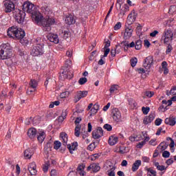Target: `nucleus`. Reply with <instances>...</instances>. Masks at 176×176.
<instances>
[{
	"label": "nucleus",
	"mask_w": 176,
	"mask_h": 176,
	"mask_svg": "<svg viewBox=\"0 0 176 176\" xmlns=\"http://www.w3.org/2000/svg\"><path fill=\"white\" fill-rule=\"evenodd\" d=\"M14 16L16 21H17L19 24H21L24 22V19L25 18V12L19 9H16L14 12Z\"/></svg>",
	"instance_id": "6"
},
{
	"label": "nucleus",
	"mask_w": 176,
	"mask_h": 176,
	"mask_svg": "<svg viewBox=\"0 0 176 176\" xmlns=\"http://www.w3.org/2000/svg\"><path fill=\"white\" fill-rule=\"evenodd\" d=\"M155 120V113H151L149 116H146L143 120L144 124H149Z\"/></svg>",
	"instance_id": "15"
},
{
	"label": "nucleus",
	"mask_w": 176,
	"mask_h": 176,
	"mask_svg": "<svg viewBox=\"0 0 176 176\" xmlns=\"http://www.w3.org/2000/svg\"><path fill=\"white\" fill-rule=\"evenodd\" d=\"M129 104L132 107V108H135L137 107V102L133 99H129Z\"/></svg>",
	"instance_id": "38"
},
{
	"label": "nucleus",
	"mask_w": 176,
	"mask_h": 176,
	"mask_svg": "<svg viewBox=\"0 0 176 176\" xmlns=\"http://www.w3.org/2000/svg\"><path fill=\"white\" fill-rule=\"evenodd\" d=\"M168 146V144L166 142H162L159 145L158 148H161V151H166L167 149V147Z\"/></svg>",
	"instance_id": "37"
},
{
	"label": "nucleus",
	"mask_w": 176,
	"mask_h": 176,
	"mask_svg": "<svg viewBox=\"0 0 176 176\" xmlns=\"http://www.w3.org/2000/svg\"><path fill=\"white\" fill-rule=\"evenodd\" d=\"M47 39L49 40L50 42H52L53 43H56V44L60 42V39H58V35L52 34V33L47 35Z\"/></svg>",
	"instance_id": "14"
},
{
	"label": "nucleus",
	"mask_w": 176,
	"mask_h": 176,
	"mask_svg": "<svg viewBox=\"0 0 176 176\" xmlns=\"http://www.w3.org/2000/svg\"><path fill=\"white\" fill-rule=\"evenodd\" d=\"M87 82V78L86 77L80 78L78 80L79 85H85Z\"/></svg>",
	"instance_id": "47"
},
{
	"label": "nucleus",
	"mask_w": 176,
	"mask_h": 176,
	"mask_svg": "<svg viewBox=\"0 0 176 176\" xmlns=\"http://www.w3.org/2000/svg\"><path fill=\"white\" fill-rule=\"evenodd\" d=\"M28 135L32 140V138H35V137L36 136V129L35 128L29 129V130L28 131Z\"/></svg>",
	"instance_id": "24"
},
{
	"label": "nucleus",
	"mask_w": 176,
	"mask_h": 176,
	"mask_svg": "<svg viewBox=\"0 0 176 176\" xmlns=\"http://www.w3.org/2000/svg\"><path fill=\"white\" fill-rule=\"evenodd\" d=\"M111 52V50L109 48H104V55H102V57H107L108 54H109V52Z\"/></svg>",
	"instance_id": "55"
},
{
	"label": "nucleus",
	"mask_w": 176,
	"mask_h": 176,
	"mask_svg": "<svg viewBox=\"0 0 176 176\" xmlns=\"http://www.w3.org/2000/svg\"><path fill=\"white\" fill-rule=\"evenodd\" d=\"M153 166H155L159 171H166L167 170V167L160 165L159 162H153Z\"/></svg>",
	"instance_id": "30"
},
{
	"label": "nucleus",
	"mask_w": 176,
	"mask_h": 176,
	"mask_svg": "<svg viewBox=\"0 0 176 176\" xmlns=\"http://www.w3.org/2000/svg\"><path fill=\"white\" fill-rule=\"evenodd\" d=\"M162 157H165L166 159L170 157V152H169V151H164L162 153Z\"/></svg>",
	"instance_id": "54"
},
{
	"label": "nucleus",
	"mask_w": 176,
	"mask_h": 176,
	"mask_svg": "<svg viewBox=\"0 0 176 176\" xmlns=\"http://www.w3.org/2000/svg\"><path fill=\"white\" fill-rule=\"evenodd\" d=\"M10 109H12V104H8L6 105V111L9 113L10 112Z\"/></svg>",
	"instance_id": "60"
},
{
	"label": "nucleus",
	"mask_w": 176,
	"mask_h": 176,
	"mask_svg": "<svg viewBox=\"0 0 176 176\" xmlns=\"http://www.w3.org/2000/svg\"><path fill=\"white\" fill-rule=\"evenodd\" d=\"M114 31H118V30H120L122 28V23L118 22L115 25H114Z\"/></svg>",
	"instance_id": "50"
},
{
	"label": "nucleus",
	"mask_w": 176,
	"mask_h": 176,
	"mask_svg": "<svg viewBox=\"0 0 176 176\" xmlns=\"http://www.w3.org/2000/svg\"><path fill=\"white\" fill-rule=\"evenodd\" d=\"M127 23L130 25L133 24V12L129 14L127 19H126Z\"/></svg>",
	"instance_id": "40"
},
{
	"label": "nucleus",
	"mask_w": 176,
	"mask_h": 176,
	"mask_svg": "<svg viewBox=\"0 0 176 176\" xmlns=\"http://www.w3.org/2000/svg\"><path fill=\"white\" fill-rule=\"evenodd\" d=\"M34 91H36V89H32V87H29L26 93L30 96V94H32Z\"/></svg>",
	"instance_id": "51"
},
{
	"label": "nucleus",
	"mask_w": 176,
	"mask_h": 176,
	"mask_svg": "<svg viewBox=\"0 0 176 176\" xmlns=\"http://www.w3.org/2000/svg\"><path fill=\"white\" fill-rule=\"evenodd\" d=\"M162 104L167 105L168 107H170V105L173 104V101L171 100H163Z\"/></svg>",
	"instance_id": "53"
},
{
	"label": "nucleus",
	"mask_w": 176,
	"mask_h": 176,
	"mask_svg": "<svg viewBox=\"0 0 176 176\" xmlns=\"http://www.w3.org/2000/svg\"><path fill=\"white\" fill-rule=\"evenodd\" d=\"M12 57V47L9 43L2 44L0 46V58L1 60H6Z\"/></svg>",
	"instance_id": "2"
},
{
	"label": "nucleus",
	"mask_w": 176,
	"mask_h": 176,
	"mask_svg": "<svg viewBox=\"0 0 176 176\" xmlns=\"http://www.w3.org/2000/svg\"><path fill=\"white\" fill-rule=\"evenodd\" d=\"M146 171H147V176H157V173L156 170H153V168H146Z\"/></svg>",
	"instance_id": "27"
},
{
	"label": "nucleus",
	"mask_w": 176,
	"mask_h": 176,
	"mask_svg": "<svg viewBox=\"0 0 176 176\" xmlns=\"http://www.w3.org/2000/svg\"><path fill=\"white\" fill-rule=\"evenodd\" d=\"M166 124H168L169 126H175L176 118L175 117H169L165 119Z\"/></svg>",
	"instance_id": "21"
},
{
	"label": "nucleus",
	"mask_w": 176,
	"mask_h": 176,
	"mask_svg": "<svg viewBox=\"0 0 176 176\" xmlns=\"http://www.w3.org/2000/svg\"><path fill=\"white\" fill-rule=\"evenodd\" d=\"M168 45L167 47H166V54H168L169 53H171V52L173 51V45H171V44H166Z\"/></svg>",
	"instance_id": "46"
},
{
	"label": "nucleus",
	"mask_w": 176,
	"mask_h": 176,
	"mask_svg": "<svg viewBox=\"0 0 176 176\" xmlns=\"http://www.w3.org/2000/svg\"><path fill=\"white\" fill-rule=\"evenodd\" d=\"M51 176H57V170H56V169L51 170Z\"/></svg>",
	"instance_id": "63"
},
{
	"label": "nucleus",
	"mask_w": 176,
	"mask_h": 176,
	"mask_svg": "<svg viewBox=\"0 0 176 176\" xmlns=\"http://www.w3.org/2000/svg\"><path fill=\"white\" fill-rule=\"evenodd\" d=\"M72 63L71 60H67L62 69V75L65 79H71L74 76L73 72L71 71Z\"/></svg>",
	"instance_id": "3"
},
{
	"label": "nucleus",
	"mask_w": 176,
	"mask_h": 176,
	"mask_svg": "<svg viewBox=\"0 0 176 176\" xmlns=\"http://www.w3.org/2000/svg\"><path fill=\"white\" fill-rule=\"evenodd\" d=\"M129 10L130 7L127 4H124L120 10V16H124Z\"/></svg>",
	"instance_id": "25"
},
{
	"label": "nucleus",
	"mask_w": 176,
	"mask_h": 176,
	"mask_svg": "<svg viewBox=\"0 0 176 176\" xmlns=\"http://www.w3.org/2000/svg\"><path fill=\"white\" fill-rule=\"evenodd\" d=\"M34 148H28L26 150H25L23 155H24V157H26V159H31V157H32V155H34Z\"/></svg>",
	"instance_id": "18"
},
{
	"label": "nucleus",
	"mask_w": 176,
	"mask_h": 176,
	"mask_svg": "<svg viewBox=\"0 0 176 176\" xmlns=\"http://www.w3.org/2000/svg\"><path fill=\"white\" fill-rule=\"evenodd\" d=\"M170 94H172L173 96L176 95V87H174L173 89H170Z\"/></svg>",
	"instance_id": "62"
},
{
	"label": "nucleus",
	"mask_w": 176,
	"mask_h": 176,
	"mask_svg": "<svg viewBox=\"0 0 176 176\" xmlns=\"http://www.w3.org/2000/svg\"><path fill=\"white\" fill-rule=\"evenodd\" d=\"M138 72L139 74H149L150 71L149 69H144V68H140L138 69Z\"/></svg>",
	"instance_id": "44"
},
{
	"label": "nucleus",
	"mask_w": 176,
	"mask_h": 176,
	"mask_svg": "<svg viewBox=\"0 0 176 176\" xmlns=\"http://www.w3.org/2000/svg\"><path fill=\"white\" fill-rule=\"evenodd\" d=\"M23 10L30 13L32 18L36 24H41L42 29L45 32H50L52 31V25H54L56 20L54 18L46 16L43 19L42 14L38 11V8L32 3L26 1L23 3Z\"/></svg>",
	"instance_id": "1"
},
{
	"label": "nucleus",
	"mask_w": 176,
	"mask_h": 176,
	"mask_svg": "<svg viewBox=\"0 0 176 176\" xmlns=\"http://www.w3.org/2000/svg\"><path fill=\"white\" fill-rule=\"evenodd\" d=\"M70 94L71 92L69 91H65L60 94V97L61 98H66V97H68Z\"/></svg>",
	"instance_id": "42"
},
{
	"label": "nucleus",
	"mask_w": 176,
	"mask_h": 176,
	"mask_svg": "<svg viewBox=\"0 0 176 176\" xmlns=\"http://www.w3.org/2000/svg\"><path fill=\"white\" fill-rule=\"evenodd\" d=\"M119 90V85H113L111 86L109 91L110 94H113V93L118 91Z\"/></svg>",
	"instance_id": "32"
},
{
	"label": "nucleus",
	"mask_w": 176,
	"mask_h": 176,
	"mask_svg": "<svg viewBox=\"0 0 176 176\" xmlns=\"http://www.w3.org/2000/svg\"><path fill=\"white\" fill-rule=\"evenodd\" d=\"M100 156L101 155H100L99 153L94 154L92 155L91 160H96V159H98V157H100Z\"/></svg>",
	"instance_id": "61"
},
{
	"label": "nucleus",
	"mask_w": 176,
	"mask_h": 176,
	"mask_svg": "<svg viewBox=\"0 0 176 176\" xmlns=\"http://www.w3.org/2000/svg\"><path fill=\"white\" fill-rule=\"evenodd\" d=\"M17 27L12 26L11 28H9L7 32L8 36L10 38H13L14 39V37L16 36V34L17 32Z\"/></svg>",
	"instance_id": "13"
},
{
	"label": "nucleus",
	"mask_w": 176,
	"mask_h": 176,
	"mask_svg": "<svg viewBox=\"0 0 176 176\" xmlns=\"http://www.w3.org/2000/svg\"><path fill=\"white\" fill-rule=\"evenodd\" d=\"M29 87H31L32 89H36V87H38V81H36V80H30Z\"/></svg>",
	"instance_id": "31"
},
{
	"label": "nucleus",
	"mask_w": 176,
	"mask_h": 176,
	"mask_svg": "<svg viewBox=\"0 0 176 176\" xmlns=\"http://www.w3.org/2000/svg\"><path fill=\"white\" fill-rule=\"evenodd\" d=\"M118 140H119V138L118 137L111 136L109 138V145H111V146H113V145H116L118 143Z\"/></svg>",
	"instance_id": "29"
},
{
	"label": "nucleus",
	"mask_w": 176,
	"mask_h": 176,
	"mask_svg": "<svg viewBox=\"0 0 176 176\" xmlns=\"http://www.w3.org/2000/svg\"><path fill=\"white\" fill-rule=\"evenodd\" d=\"M103 129H104V130H107V131H112V126L109 124H105L103 126Z\"/></svg>",
	"instance_id": "48"
},
{
	"label": "nucleus",
	"mask_w": 176,
	"mask_h": 176,
	"mask_svg": "<svg viewBox=\"0 0 176 176\" xmlns=\"http://www.w3.org/2000/svg\"><path fill=\"white\" fill-rule=\"evenodd\" d=\"M162 122H163L162 119L157 118L155 121V126H160L162 124Z\"/></svg>",
	"instance_id": "56"
},
{
	"label": "nucleus",
	"mask_w": 176,
	"mask_h": 176,
	"mask_svg": "<svg viewBox=\"0 0 176 176\" xmlns=\"http://www.w3.org/2000/svg\"><path fill=\"white\" fill-rule=\"evenodd\" d=\"M153 64V56H147L145 60L144 63H143V67L145 69H151L152 65Z\"/></svg>",
	"instance_id": "11"
},
{
	"label": "nucleus",
	"mask_w": 176,
	"mask_h": 176,
	"mask_svg": "<svg viewBox=\"0 0 176 176\" xmlns=\"http://www.w3.org/2000/svg\"><path fill=\"white\" fill-rule=\"evenodd\" d=\"M173 38H174V34H173L171 28H166L162 36L164 45H168L169 42H173Z\"/></svg>",
	"instance_id": "4"
},
{
	"label": "nucleus",
	"mask_w": 176,
	"mask_h": 176,
	"mask_svg": "<svg viewBox=\"0 0 176 176\" xmlns=\"http://www.w3.org/2000/svg\"><path fill=\"white\" fill-rule=\"evenodd\" d=\"M24 36H25V32H24L23 29H19L18 28L14 39H20L21 43H23V38H24Z\"/></svg>",
	"instance_id": "12"
},
{
	"label": "nucleus",
	"mask_w": 176,
	"mask_h": 176,
	"mask_svg": "<svg viewBox=\"0 0 176 176\" xmlns=\"http://www.w3.org/2000/svg\"><path fill=\"white\" fill-rule=\"evenodd\" d=\"M61 146V142L58 140H56L54 142V148L55 149H60V147Z\"/></svg>",
	"instance_id": "41"
},
{
	"label": "nucleus",
	"mask_w": 176,
	"mask_h": 176,
	"mask_svg": "<svg viewBox=\"0 0 176 176\" xmlns=\"http://www.w3.org/2000/svg\"><path fill=\"white\" fill-rule=\"evenodd\" d=\"M101 168L98 164H91L90 166H89L87 168V171H90V170H92L93 173H98L100 171V169Z\"/></svg>",
	"instance_id": "17"
},
{
	"label": "nucleus",
	"mask_w": 176,
	"mask_h": 176,
	"mask_svg": "<svg viewBox=\"0 0 176 176\" xmlns=\"http://www.w3.org/2000/svg\"><path fill=\"white\" fill-rule=\"evenodd\" d=\"M67 116V111H63L62 116H59L58 118V122H64L65 117Z\"/></svg>",
	"instance_id": "35"
},
{
	"label": "nucleus",
	"mask_w": 176,
	"mask_h": 176,
	"mask_svg": "<svg viewBox=\"0 0 176 176\" xmlns=\"http://www.w3.org/2000/svg\"><path fill=\"white\" fill-rule=\"evenodd\" d=\"M141 47H142V41L141 40H138L135 43V49L136 50H141Z\"/></svg>",
	"instance_id": "34"
},
{
	"label": "nucleus",
	"mask_w": 176,
	"mask_h": 176,
	"mask_svg": "<svg viewBox=\"0 0 176 176\" xmlns=\"http://www.w3.org/2000/svg\"><path fill=\"white\" fill-rule=\"evenodd\" d=\"M46 135H45V132H41V133H39V135L37 137V140L38 142H40L41 143L43 142V141L45 140Z\"/></svg>",
	"instance_id": "33"
},
{
	"label": "nucleus",
	"mask_w": 176,
	"mask_h": 176,
	"mask_svg": "<svg viewBox=\"0 0 176 176\" xmlns=\"http://www.w3.org/2000/svg\"><path fill=\"white\" fill-rule=\"evenodd\" d=\"M154 94H155V93L153 91H146L145 92L146 97H148V98H151V97H153Z\"/></svg>",
	"instance_id": "49"
},
{
	"label": "nucleus",
	"mask_w": 176,
	"mask_h": 176,
	"mask_svg": "<svg viewBox=\"0 0 176 176\" xmlns=\"http://www.w3.org/2000/svg\"><path fill=\"white\" fill-rule=\"evenodd\" d=\"M140 166H141V160H138L133 163L132 166V171H133V173L137 171V170L140 168Z\"/></svg>",
	"instance_id": "28"
},
{
	"label": "nucleus",
	"mask_w": 176,
	"mask_h": 176,
	"mask_svg": "<svg viewBox=\"0 0 176 176\" xmlns=\"http://www.w3.org/2000/svg\"><path fill=\"white\" fill-rule=\"evenodd\" d=\"M43 43H38L34 45L32 50L31 54L34 57L42 56L44 53Z\"/></svg>",
	"instance_id": "5"
},
{
	"label": "nucleus",
	"mask_w": 176,
	"mask_h": 176,
	"mask_svg": "<svg viewBox=\"0 0 176 176\" xmlns=\"http://www.w3.org/2000/svg\"><path fill=\"white\" fill-rule=\"evenodd\" d=\"M175 10H176L175 6H171L169 8V12H175Z\"/></svg>",
	"instance_id": "64"
},
{
	"label": "nucleus",
	"mask_w": 176,
	"mask_h": 176,
	"mask_svg": "<svg viewBox=\"0 0 176 176\" xmlns=\"http://www.w3.org/2000/svg\"><path fill=\"white\" fill-rule=\"evenodd\" d=\"M86 168V165L85 164H80L77 168V173L80 176H84L86 173L85 172V168Z\"/></svg>",
	"instance_id": "20"
},
{
	"label": "nucleus",
	"mask_w": 176,
	"mask_h": 176,
	"mask_svg": "<svg viewBox=\"0 0 176 176\" xmlns=\"http://www.w3.org/2000/svg\"><path fill=\"white\" fill-rule=\"evenodd\" d=\"M74 135L76 137H79V135H80V126L78 125H77L75 128Z\"/></svg>",
	"instance_id": "39"
},
{
	"label": "nucleus",
	"mask_w": 176,
	"mask_h": 176,
	"mask_svg": "<svg viewBox=\"0 0 176 176\" xmlns=\"http://www.w3.org/2000/svg\"><path fill=\"white\" fill-rule=\"evenodd\" d=\"M29 173H30L31 175H36V164L35 162H32L28 166Z\"/></svg>",
	"instance_id": "16"
},
{
	"label": "nucleus",
	"mask_w": 176,
	"mask_h": 176,
	"mask_svg": "<svg viewBox=\"0 0 176 176\" xmlns=\"http://www.w3.org/2000/svg\"><path fill=\"white\" fill-rule=\"evenodd\" d=\"M104 135V130L100 126H98L96 129L92 131V138L94 140H99Z\"/></svg>",
	"instance_id": "7"
},
{
	"label": "nucleus",
	"mask_w": 176,
	"mask_h": 176,
	"mask_svg": "<svg viewBox=\"0 0 176 176\" xmlns=\"http://www.w3.org/2000/svg\"><path fill=\"white\" fill-rule=\"evenodd\" d=\"M133 29L128 28L125 29V32L124 34V39L127 41V39H130L131 38V36L133 35Z\"/></svg>",
	"instance_id": "19"
},
{
	"label": "nucleus",
	"mask_w": 176,
	"mask_h": 176,
	"mask_svg": "<svg viewBox=\"0 0 176 176\" xmlns=\"http://www.w3.org/2000/svg\"><path fill=\"white\" fill-rule=\"evenodd\" d=\"M49 166H50V162L47 161V162H45V164L43 166V171L44 173H47L49 170Z\"/></svg>",
	"instance_id": "36"
},
{
	"label": "nucleus",
	"mask_w": 176,
	"mask_h": 176,
	"mask_svg": "<svg viewBox=\"0 0 176 176\" xmlns=\"http://www.w3.org/2000/svg\"><path fill=\"white\" fill-rule=\"evenodd\" d=\"M88 151H94L96 149V144L95 143H91L88 147H87Z\"/></svg>",
	"instance_id": "52"
},
{
	"label": "nucleus",
	"mask_w": 176,
	"mask_h": 176,
	"mask_svg": "<svg viewBox=\"0 0 176 176\" xmlns=\"http://www.w3.org/2000/svg\"><path fill=\"white\" fill-rule=\"evenodd\" d=\"M111 116L114 122H120L122 120V113L118 108H113L111 110Z\"/></svg>",
	"instance_id": "8"
},
{
	"label": "nucleus",
	"mask_w": 176,
	"mask_h": 176,
	"mask_svg": "<svg viewBox=\"0 0 176 176\" xmlns=\"http://www.w3.org/2000/svg\"><path fill=\"white\" fill-rule=\"evenodd\" d=\"M4 10L6 13H10V12H13L14 9V3L12 1H6L4 2Z\"/></svg>",
	"instance_id": "10"
},
{
	"label": "nucleus",
	"mask_w": 176,
	"mask_h": 176,
	"mask_svg": "<svg viewBox=\"0 0 176 176\" xmlns=\"http://www.w3.org/2000/svg\"><path fill=\"white\" fill-rule=\"evenodd\" d=\"M87 94H89V91H78L74 96V102H78L82 98H85V97H87Z\"/></svg>",
	"instance_id": "9"
},
{
	"label": "nucleus",
	"mask_w": 176,
	"mask_h": 176,
	"mask_svg": "<svg viewBox=\"0 0 176 176\" xmlns=\"http://www.w3.org/2000/svg\"><path fill=\"white\" fill-rule=\"evenodd\" d=\"M60 137L63 142V145H64V146H67V143L68 142V135L63 132L60 133Z\"/></svg>",
	"instance_id": "22"
},
{
	"label": "nucleus",
	"mask_w": 176,
	"mask_h": 176,
	"mask_svg": "<svg viewBox=\"0 0 176 176\" xmlns=\"http://www.w3.org/2000/svg\"><path fill=\"white\" fill-rule=\"evenodd\" d=\"M62 34H63V38L64 39H67V38L69 37V32L68 31H65V32H62Z\"/></svg>",
	"instance_id": "58"
},
{
	"label": "nucleus",
	"mask_w": 176,
	"mask_h": 176,
	"mask_svg": "<svg viewBox=\"0 0 176 176\" xmlns=\"http://www.w3.org/2000/svg\"><path fill=\"white\" fill-rule=\"evenodd\" d=\"M145 141H142L140 142H139L138 144H137V148H138L139 149H141V148H142L144 146V145H145Z\"/></svg>",
	"instance_id": "57"
},
{
	"label": "nucleus",
	"mask_w": 176,
	"mask_h": 176,
	"mask_svg": "<svg viewBox=\"0 0 176 176\" xmlns=\"http://www.w3.org/2000/svg\"><path fill=\"white\" fill-rule=\"evenodd\" d=\"M137 63H138V59H137V58H133L132 59H131V67H135V65H137Z\"/></svg>",
	"instance_id": "43"
},
{
	"label": "nucleus",
	"mask_w": 176,
	"mask_h": 176,
	"mask_svg": "<svg viewBox=\"0 0 176 176\" xmlns=\"http://www.w3.org/2000/svg\"><path fill=\"white\" fill-rule=\"evenodd\" d=\"M65 21L66 24L68 25H71L72 24H74L75 19H74V16L72 15H69L68 16H66Z\"/></svg>",
	"instance_id": "26"
},
{
	"label": "nucleus",
	"mask_w": 176,
	"mask_h": 176,
	"mask_svg": "<svg viewBox=\"0 0 176 176\" xmlns=\"http://www.w3.org/2000/svg\"><path fill=\"white\" fill-rule=\"evenodd\" d=\"M78 148V142H74L72 143V144H67V148L69 149V151L70 153H74V151H76Z\"/></svg>",
	"instance_id": "23"
},
{
	"label": "nucleus",
	"mask_w": 176,
	"mask_h": 176,
	"mask_svg": "<svg viewBox=\"0 0 176 176\" xmlns=\"http://www.w3.org/2000/svg\"><path fill=\"white\" fill-rule=\"evenodd\" d=\"M142 111L144 115H148V113H149V111H151V108L143 107H142Z\"/></svg>",
	"instance_id": "45"
},
{
	"label": "nucleus",
	"mask_w": 176,
	"mask_h": 176,
	"mask_svg": "<svg viewBox=\"0 0 176 176\" xmlns=\"http://www.w3.org/2000/svg\"><path fill=\"white\" fill-rule=\"evenodd\" d=\"M104 56H100V60L98 62V64L99 65H104L105 64V61H104Z\"/></svg>",
	"instance_id": "59"
}]
</instances>
